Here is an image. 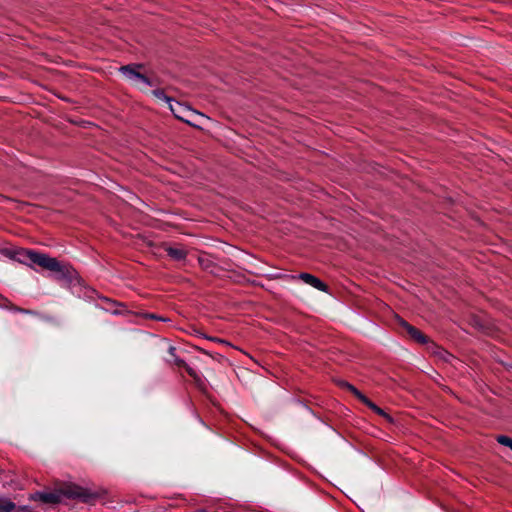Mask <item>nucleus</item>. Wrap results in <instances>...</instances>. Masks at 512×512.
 Instances as JSON below:
<instances>
[{
  "label": "nucleus",
  "mask_w": 512,
  "mask_h": 512,
  "mask_svg": "<svg viewBox=\"0 0 512 512\" xmlns=\"http://www.w3.org/2000/svg\"><path fill=\"white\" fill-rule=\"evenodd\" d=\"M9 310L13 311V312H17V313L26 314V315H33V316L37 315V312L30 310V309L18 307L16 305H14L13 303H12V305L9 306Z\"/></svg>",
  "instance_id": "obj_13"
},
{
  "label": "nucleus",
  "mask_w": 512,
  "mask_h": 512,
  "mask_svg": "<svg viewBox=\"0 0 512 512\" xmlns=\"http://www.w3.org/2000/svg\"><path fill=\"white\" fill-rule=\"evenodd\" d=\"M299 279H301L305 284L310 285L319 291L328 292V290H329V287L326 283H324L318 277H316L310 273H306V272L300 273Z\"/></svg>",
  "instance_id": "obj_7"
},
{
  "label": "nucleus",
  "mask_w": 512,
  "mask_h": 512,
  "mask_svg": "<svg viewBox=\"0 0 512 512\" xmlns=\"http://www.w3.org/2000/svg\"><path fill=\"white\" fill-rule=\"evenodd\" d=\"M149 318H151V319H156V320H163V318H161V317H159V316H157V315H155V314H150V315H149Z\"/></svg>",
  "instance_id": "obj_16"
},
{
  "label": "nucleus",
  "mask_w": 512,
  "mask_h": 512,
  "mask_svg": "<svg viewBox=\"0 0 512 512\" xmlns=\"http://www.w3.org/2000/svg\"><path fill=\"white\" fill-rule=\"evenodd\" d=\"M341 387L345 388L347 391L351 392L361 403L366 405L376 414L384 417L387 421L392 422L393 419L390 415H388L382 408L377 406L374 402H372L367 396H365L362 392H360L355 386L348 382H341Z\"/></svg>",
  "instance_id": "obj_5"
},
{
  "label": "nucleus",
  "mask_w": 512,
  "mask_h": 512,
  "mask_svg": "<svg viewBox=\"0 0 512 512\" xmlns=\"http://www.w3.org/2000/svg\"><path fill=\"white\" fill-rule=\"evenodd\" d=\"M4 254L14 260L21 263L30 261L31 263L40 266L41 268L56 273L59 279L72 282L76 277V270L67 263L61 262L56 258L50 257L45 253H41L35 250L20 249V250H9L5 249Z\"/></svg>",
  "instance_id": "obj_1"
},
{
  "label": "nucleus",
  "mask_w": 512,
  "mask_h": 512,
  "mask_svg": "<svg viewBox=\"0 0 512 512\" xmlns=\"http://www.w3.org/2000/svg\"><path fill=\"white\" fill-rule=\"evenodd\" d=\"M162 81L161 79L156 75L154 71H149L148 80L146 83V86L149 87H158L161 85Z\"/></svg>",
  "instance_id": "obj_12"
},
{
  "label": "nucleus",
  "mask_w": 512,
  "mask_h": 512,
  "mask_svg": "<svg viewBox=\"0 0 512 512\" xmlns=\"http://www.w3.org/2000/svg\"><path fill=\"white\" fill-rule=\"evenodd\" d=\"M119 73L128 81L132 86L137 87L139 90L144 91L141 84L146 86L149 71L144 63H130L121 66Z\"/></svg>",
  "instance_id": "obj_2"
},
{
  "label": "nucleus",
  "mask_w": 512,
  "mask_h": 512,
  "mask_svg": "<svg viewBox=\"0 0 512 512\" xmlns=\"http://www.w3.org/2000/svg\"><path fill=\"white\" fill-rule=\"evenodd\" d=\"M35 495L37 499L47 504H58L61 501L59 490L56 492H37Z\"/></svg>",
  "instance_id": "obj_10"
},
{
  "label": "nucleus",
  "mask_w": 512,
  "mask_h": 512,
  "mask_svg": "<svg viewBox=\"0 0 512 512\" xmlns=\"http://www.w3.org/2000/svg\"><path fill=\"white\" fill-rule=\"evenodd\" d=\"M164 251L174 261L182 262L187 258V251L182 246L165 245Z\"/></svg>",
  "instance_id": "obj_8"
},
{
  "label": "nucleus",
  "mask_w": 512,
  "mask_h": 512,
  "mask_svg": "<svg viewBox=\"0 0 512 512\" xmlns=\"http://www.w3.org/2000/svg\"><path fill=\"white\" fill-rule=\"evenodd\" d=\"M497 442L503 446H506L512 450V438L506 435H498L496 438Z\"/></svg>",
  "instance_id": "obj_14"
},
{
  "label": "nucleus",
  "mask_w": 512,
  "mask_h": 512,
  "mask_svg": "<svg viewBox=\"0 0 512 512\" xmlns=\"http://www.w3.org/2000/svg\"><path fill=\"white\" fill-rule=\"evenodd\" d=\"M399 327L401 329V332L404 335H406L410 339L414 340L415 342H417L419 344H426L429 342L428 336H426L418 328L412 326L405 320L401 319L399 321Z\"/></svg>",
  "instance_id": "obj_6"
},
{
  "label": "nucleus",
  "mask_w": 512,
  "mask_h": 512,
  "mask_svg": "<svg viewBox=\"0 0 512 512\" xmlns=\"http://www.w3.org/2000/svg\"><path fill=\"white\" fill-rule=\"evenodd\" d=\"M59 493L60 497L65 496L69 499H78L84 503H90L96 498L95 494L75 484L64 485L59 489Z\"/></svg>",
  "instance_id": "obj_4"
},
{
  "label": "nucleus",
  "mask_w": 512,
  "mask_h": 512,
  "mask_svg": "<svg viewBox=\"0 0 512 512\" xmlns=\"http://www.w3.org/2000/svg\"><path fill=\"white\" fill-rule=\"evenodd\" d=\"M24 509V507L16 506V504L9 499H0V512H22Z\"/></svg>",
  "instance_id": "obj_11"
},
{
  "label": "nucleus",
  "mask_w": 512,
  "mask_h": 512,
  "mask_svg": "<svg viewBox=\"0 0 512 512\" xmlns=\"http://www.w3.org/2000/svg\"><path fill=\"white\" fill-rule=\"evenodd\" d=\"M175 351L176 348L174 346H169V357L166 359V361L179 369H184L187 372V374L193 379L195 386L203 390L205 388V384L200 375L192 367H190L183 359L179 358L175 354Z\"/></svg>",
  "instance_id": "obj_3"
},
{
  "label": "nucleus",
  "mask_w": 512,
  "mask_h": 512,
  "mask_svg": "<svg viewBox=\"0 0 512 512\" xmlns=\"http://www.w3.org/2000/svg\"><path fill=\"white\" fill-rule=\"evenodd\" d=\"M151 94L157 98L158 100H161V101H164L165 103L168 104L169 106V109L171 110V112L174 114V116L180 120H183L182 117L180 115L177 114L176 112V109L174 108V106L172 105V98L167 96L165 94V91L161 88H156L154 90L151 91Z\"/></svg>",
  "instance_id": "obj_9"
},
{
  "label": "nucleus",
  "mask_w": 512,
  "mask_h": 512,
  "mask_svg": "<svg viewBox=\"0 0 512 512\" xmlns=\"http://www.w3.org/2000/svg\"><path fill=\"white\" fill-rule=\"evenodd\" d=\"M1 299H2V302L0 303V307L9 310V306L12 305V302L4 297H2Z\"/></svg>",
  "instance_id": "obj_15"
}]
</instances>
